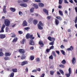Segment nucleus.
Here are the masks:
<instances>
[{
    "label": "nucleus",
    "instance_id": "nucleus-50",
    "mask_svg": "<svg viewBox=\"0 0 77 77\" xmlns=\"http://www.w3.org/2000/svg\"><path fill=\"white\" fill-rule=\"evenodd\" d=\"M30 12L31 13L33 12V8H32L30 10Z\"/></svg>",
    "mask_w": 77,
    "mask_h": 77
},
{
    "label": "nucleus",
    "instance_id": "nucleus-41",
    "mask_svg": "<svg viewBox=\"0 0 77 77\" xmlns=\"http://www.w3.org/2000/svg\"><path fill=\"white\" fill-rule=\"evenodd\" d=\"M54 42L53 41L52 42L50 43L49 44L50 45H54Z\"/></svg>",
    "mask_w": 77,
    "mask_h": 77
},
{
    "label": "nucleus",
    "instance_id": "nucleus-57",
    "mask_svg": "<svg viewBox=\"0 0 77 77\" xmlns=\"http://www.w3.org/2000/svg\"><path fill=\"white\" fill-rule=\"evenodd\" d=\"M64 2L65 3H66V4H68V3H69L68 2H67V0H65L64 1Z\"/></svg>",
    "mask_w": 77,
    "mask_h": 77
},
{
    "label": "nucleus",
    "instance_id": "nucleus-44",
    "mask_svg": "<svg viewBox=\"0 0 77 77\" xmlns=\"http://www.w3.org/2000/svg\"><path fill=\"white\" fill-rule=\"evenodd\" d=\"M18 32L19 34H20V35L23 34V31H18Z\"/></svg>",
    "mask_w": 77,
    "mask_h": 77
},
{
    "label": "nucleus",
    "instance_id": "nucleus-13",
    "mask_svg": "<svg viewBox=\"0 0 77 77\" xmlns=\"http://www.w3.org/2000/svg\"><path fill=\"white\" fill-rule=\"evenodd\" d=\"M55 25H56V26H57V25H58L59 24V20L56 19L55 20Z\"/></svg>",
    "mask_w": 77,
    "mask_h": 77
},
{
    "label": "nucleus",
    "instance_id": "nucleus-42",
    "mask_svg": "<svg viewBox=\"0 0 77 77\" xmlns=\"http://www.w3.org/2000/svg\"><path fill=\"white\" fill-rule=\"evenodd\" d=\"M61 53L63 55H65V52L63 50L61 51Z\"/></svg>",
    "mask_w": 77,
    "mask_h": 77
},
{
    "label": "nucleus",
    "instance_id": "nucleus-23",
    "mask_svg": "<svg viewBox=\"0 0 77 77\" xmlns=\"http://www.w3.org/2000/svg\"><path fill=\"white\" fill-rule=\"evenodd\" d=\"M35 59V56H30V60H33Z\"/></svg>",
    "mask_w": 77,
    "mask_h": 77
},
{
    "label": "nucleus",
    "instance_id": "nucleus-24",
    "mask_svg": "<svg viewBox=\"0 0 77 77\" xmlns=\"http://www.w3.org/2000/svg\"><path fill=\"white\" fill-rule=\"evenodd\" d=\"M12 71L13 72H17V69H12Z\"/></svg>",
    "mask_w": 77,
    "mask_h": 77
},
{
    "label": "nucleus",
    "instance_id": "nucleus-63",
    "mask_svg": "<svg viewBox=\"0 0 77 77\" xmlns=\"http://www.w3.org/2000/svg\"><path fill=\"white\" fill-rule=\"evenodd\" d=\"M23 2H28L29 0H22Z\"/></svg>",
    "mask_w": 77,
    "mask_h": 77
},
{
    "label": "nucleus",
    "instance_id": "nucleus-43",
    "mask_svg": "<svg viewBox=\"0 0 77 77\" xmlns=\"http://www.w3.org/2000/svg\"><path fill=\"white\" fill-rule=\"evenodd\" d=\"M49 59H53V55H51L49 57Z\"/></svg>",
    "mask_w": 77,
    "mask_h": 77
},
{
    "label": "nucleus",
    "instance_id": "nucleus-14",
    "mask_svg": "<svg viewBox=\"0 0 77 77\" xmlns=\"http://www.w3.org/2000/svg\"><path fill=\"white\" fill-rule=\"evenodd\" d=\"M6 7L5 6H4L3 7V12L4 14H6L7 13V11H6Z\"/></svg>",
    "mask_w": 77,
    "mask_h": 77
},
{
    "label": "nucleus",
    "instance_id": "nucleus-28",
    "mask_svg": "<svg viewBox=\"0 0 77 77\" xmlns=\"http://www.w3.org/2000/svg\"><path fill=\"white\" fill-rule=\"evenodd\" d=\"M28 22L30 23H32V22H33V18H30L28 20Z\"/></svg>",
    "mask_w": 77,
    "mask_h": 77
},
{
    "label": "nucleus",
    "instance_id": "nucleus-46",
    "mask_svg": "<svg viewBox=\"0 0 77 77\" xmlns=\"http://www.w3.org/2000/svg\"><path fill=\"white\" fill-rule=\"evenodd\" d=\"M74 22L75 23H77V16H76L75 18V19L74 20Z\"/></svg>",
    "mask_w": 77,
    "mask_h": 77
},
{
    "label": "nucleus",
    "instance_id": "nucleus-64",
    "mask_svg": "<svg viewBox=\"0 0 77 77\" xmlns=\"http://www.w3.org/2000/svg\"><path fill=\"white\" fill-rule=\"evenodd\" d=\"M75 11L76 12H77V7H76L75 8Z\"/></svg>",
    "mask_w": 77,
    "mask_h": 77
},
{
    "label": "nucleus",
    "instance_id": "nucleus-26",
    "mask_svg": "<svg viewBox=\"0 0 77 77\" xmlns=\"http://www.w3.org/2000/svg\"><path fill=\"white\" fill-rule=\"evenodd\" d=\"M66 62V61L65 60H63L61 62V63H62L63 65H65Z\"/></svg>",
    "mask_w": 77,
    "mask_h": 77
},
{
    "label": "nucleus",
    "instance_id": "nucleus-6",
    "mask_svg": "<svg viewBox=\"0 0 77 77\" xmlns=\"http://www.w3.org/2000/svg\"><path fill=\"white\" fill-rule=\"evenodd\" d=\"M23 26H27V22L26 20H24L22 23Z\"/></svg>",
    "mask_w": 77,
    "mask_h": 77
},
{
    "label": "nucleus",
    "instance_id": "nucleus-5",
    "mask_svg": "<svg viewBox=\"0 0 77 77\" xmlns=\"http://www.w3.org/2000/svg\"><path fill=\"white\" fill-rule=\"evenodd\" d=\"M19 52L20 53H21V54H24L25 53V51L23 49H20L19 50Z\"/></svg>",
    "mask_w": 77,
    "mask_h": 77
},
{
    "label": "nucleus",
    "instance_id": "nucleus-61",
    "mask_svg": "<svg viewBox=\"0 0 77 77\" xmlns=\"http://www.w3.org/2000/svg\"><path fill=\"white\" fill-rule=\"evenodd\" d=\"M45 76V74L43 73L42 74L40 77H44V76Z\"/></svg>",
    "mask_w": 77,
    "mask_h": 77
},
{
    "label": "nucleus",
    "instance_id": "nucleus-55",
    "mask_svg": "<svg viewBox=\"0 0 77 77\" xmlns=\"http://www.w3.org/2000/svg\"><path fill=\"white\" fill-rule=\"evenodd\" d=\"M24 29L27 30H29V29H30V28H29V27H26L24 28Z\"/></svg>",
    "mask_w": 77,
    "mask_h": 77
},
{
    "label": "nucleus",
    "instance_id": "nucleus-54",
    "mask_svg": "<svg viewBox=\"0 0 77 77\" xmlns=\"http://www.w3.org/2000/svg\"><path fill=\"white\" fill-rule=\"evenodd\" d=\"M50 50H50V49H46V51L47 53H49V52H50Z\"/></svg>",
    "mask_w": 77,
    "mask_h": 77
},
{
    "label": "nucleus",
    "instance_id": "nucleus-19",
    "mask_svg": "<svg viewBox=\"0 0 77 77\" xmlns=\"http://www.w3.org/2000/svg\"><path fill=\"white\" fill-rule=\"evenodd\" d=\"M38 6L40 8H42V7H44V5L43 3L40 2L38 3Z\"/></svg>",
    "mask_w": 77,
    "mask_h": 77
},
{
    "label": "nucleus",
    "instance_id": "nucleus-7",
    "mask_svg": "<svg viewBox=\"0 0 77 77\" xmlns=\"http://www.w3.org/2000/svg\"><path fill=\"white\" fill-rule=\"evenodd\" d=\"M26 64H28V62L27 61H24L22 63L21 65L22 66H23V65H26Z\"/></svg>",
    "mask_w": 77,
    "mask_h": 77
},
{
    "label": "nucleus",
    "instance_id": "nucleus-29",
    "mask_svg": "<svg viewBox=\"0 0 77 77\" xmlns=\"http://www.w3.org/2000/svg\"><path fill=\"white\" fill-rule=\"evenodd\" d=\"M55 72L53 71V70H51L50 71V74L51 75H53L54 74Z\"/></svg>",
    "mask_w": 77,
    "mask_h": 77
},
{
    "label": "nucleus",
    "instance_id": "nucleus-49",
    "mask_svg": "<svg viewBox=\"0 0 77 77\" xmlns=\"http://www.w3.org/2000/svg\"><path fill=\"white\" fill-rule=\"evenodd\" d=\"M5 30H6V32H8L9 31V28L8 27H6Z\"/></svg>",
    "mask_w": 77,
    "mask_h": 77
},
{
    "label": "nucleus",
    "instance_id": "nucleus-56",
    "mask_svg": "<svg viewBox=\"0 0 77 77\" xmlns=\"http://www.w3.org/2000/svg\"><path fill=\"white\" fill-rule=\"evenodd\" d=\"M56 51V53L58 55H59V54L60 53V52L59 51Z\"/></svg>",
    "mask_w": 77,
    "mask_h": 77
},
{
    "label": "nucleus",
    "instance_id": "nucleus-8",
    "mask_svg": "<svg viewBox=\"0 0 77 77\" xmlns=\"http://www.w3.org/2000/svg\"><path fill=\"white\" fill-rule=\"evenodd\" d=\"M6 38V35H5V34H0V38L1 39H4V38Z\"/></svg>",
    "mask_w": 77,
    "mask_h": 77
},
{
    "label": "nucleus",
    "instance_id": "nucleus-47",
    "mask_svg": "<svg viewBox=\"0 0 77 77\" xmlns=\"http://www.w3.org/2000/svg\"><path fill=\"white\" fill-rule=\"evenodd\" d=\"M4 55L3 53L2 52H0V56H3Z\"/></svg>",
    "mask_w": 77,
    "mask_h": 77
},
{
    "label": "nucleus",
    "instance_id": "nucleus-36",
    "mask_svg": "<svg viewBox=\"0 0 77 77\" xmlns=\"http://www.w3.org/2000/svg\"><path fill=\"white\" fill-rule=\"evenodd\" d=\"M59 66H60L61 68H65V66L62 64L59 65Z\"/></svg>",
    "mask_w": 77,
    "mask_h": 77
},
{
    "label": "nucleus",
    "instance_id": "nucleus-3",
    "mask_svg": "<svg viewBox=\"0 0 77 77\" xmlns=\"http://www.w3.org/2000/svg\"><path fill=\"white\" fill-rule=\"evenodd\" d=\"M69 73H66L65 74V75L67 77H70V74H71V68H69Z\"/></svg>",
    "mask_w": 77,
    "mask_h": 77
},
{
    "label": "nucleus",
    "instance_id": "nucleus-22",
    "mask_svg": "<svg viewBox=\"0 0 77 77\" xmlns=\"http://www.w3.org/2000/svg\"><path fill=\"white\" fill-rule=\"evenodd\" d=\"M52 53L53 56H54V57H56V53H55V52L54 51H52Z\"/></svg>",
    "mask_w": 77,
    "mask_h": 77
},
{
    "label": "nucleus",
    "instance_id": "nucleus-37",
    "mask_svg": "<svg viewBox=\"0 0 77 77\" xmlns=\"http://www.w3.org/2000/svg\"><path fill=\"white\" fill-rule=\"evenodd\" d=\"M5 27H6V25H5L4 24L2 25V26L1 27V29H4L5 28Z\"/></svg>",
    "mask_w": 77,
    "mask_h": 77
},
{
    "label": "nucleus",
    "instance_id": "nucleus-33",
    "mask_svg": "<svg viewBox=\"0 0 77 77\" xmlns=\"http://www.w3.org/2000/svg\"><path fill=\"white\" fill-rule=\"evenodd\" d=\"M26 37L27 39H29L30 38V35L29 34H26Z\"/></svg>",
    "mask_w": 77,
    "mask_h": 77
},
{
    "label": "nucleus",
    "instance_id": "nucleus-1",
    "mask_svg": "<svg viewBox=\"0 0 77 77\" xmlns=\"http://www.w3.org/2000/svg\"><path fill=\"white\" fill-rule=\"evenodd\" d=\"M10 23L11 21L9 20L8 19H5L4 20V23L6 26H9Z\"/></svg>",
    "mask_w": 77,
    "mask_h": 77
},
{
    "label": "nucleus",
    "instance_id": "nucleus-60",
    "mask_svg": "<svg viewBox=\"0 0 77 77\" xmlns=\"http://www.w3.org/2000/svg\"><path fill=\"white\" fill-rule=\"evenodd\" d=\"M35 2H41V0H35Z\"/></svg>",
    "mask_w": 77,
    "mask_h": 77
},
{
    "label": "nucleus",
    "instance_id": "nucleus-2",
    "mask_svg": "<svg viewBox=\"0 0 77 77\" xmlns=\"http://www.w3.org/2000/svg\"><path fill=\"white\" fill-rule=\"evenodd\" d=\"M39 24H38V27L39 29H40V30H42V29H43V28L41 27V26H44V24L42 23L41 21H40L39 22Z\"/></svg>",
    "mask_w": 77,
    "mask_h": 77
},
{
    "label": "nucleus",
    "instance_id": "nucleus-31",
    "mask_svg": "<svg viewBox=\"0 0 77 77\" xmlns=\"http://www.w3.org/2000/svg\"><path fill=\"white\" fill-rule=\"evenodd\" d=\"M37 23H38V21H37L36 20H33V24H34L35 25L37 24Z\"/></svg>",
    "mask_w": 77,
    "mask_h": 77
},
{
    "label": "nucleus",
    "instance_id": "nucleus-15",
    "mask_svg": "<svg viewBox=\"0 0 77 77\" xmlns=\"http://www.w3.org/2000/svg\"><path fill=\"white\" fill-rule=\"evenodd\" d=\"M29 44L30 45H33L35 44L34 43V42L32 40H30L29 42Z\"/></svg>",
    "mask_w": 77,
    "mask_h": 77
},
{
    "label": "nucleus",
    "instance_id": "nucleus-53",
    "mask_svg": "<svg viewBox=\"0 0 77 77\" xmlns=\"http://www.w3.org/2000/svg\"><path fill=\"white\" fill-rule=\"evenodd\" d=\"M19 14L21 16L23 15V13H22L21 11H20L19 12Z\"/></svg>",
    "mask_w": 77,
    "mask_h": 77
},
{
    "label": "nucleus",
    "instance_id": "nucleus-12",
    "mask_svg": "<svg viewBox=\"0 0 77 77\" xmlns=\"http://www.w3.org/2000/svg\"><path fill=\"white\" fill-rule=\"evenodd\" d=\"M26 56L24 54H22L21 57V59L22 60H23V59H26Z\"/></svg>",
    "mask_w": 77,
    "mask_h": 77
},
{
    "label": "nucleus",
    "instance_id": "nucleus-25",
    "mask_svg": "<svg viewBox=\"0 0 77 77\" xmlns=\"http://www.w3.org/2000/svg\"><path fill=\"white\" fill-rule=\"evenodd\" d=\"M33 6L35 9H37L38 8V5L36 4H33Z\"/></svg>",
    "mask_w": 77,
    "mask_h": 77
},
{
    "label": "nucleus",
    "instance_id": "nucleus-11",
    "mask_svg": "<svg viewBox=\"0 0 77 77\" xmlns=\"http://www.w3.org/2000/svg\"><path fill=\"white\" fill-rule=\"evenodd\" d=\"M43 11L45 13L46 15H48V10H47L46 9L44 8L43 9Z\"/></svg>",
    "mask_w": 77,
    "mask_h": 77
},
{
    "label": "nucleus",
    "instance_id": "nucleus-52",
    "mask_svg": "<svg viewBox=\"0 0 77 77\" xmlns=\"http://www.w3.org/2000/svg\"><path fill=\"white\" fill-rule=\"evenodd\" d=\"M1 30L0 31V32L3 33V32H4V29L1 28Z\"/></svg>",
    "mask_w": 77,
    "mask_h": 77
},
{
    "label": "nucleus",
    "instance_id": "nucleus-30",
    "mask_svg": "<svg viewBox=\"0 0 77 77\" xmlns=\"http://www.w3.org/2000/svg\"><path fill=\"white\" fill-rule=\"evenodd\" d=\"M59 12L61 16H63V12L62 11H59Z\"/></svg>",
    "mask_w": 77,
    "mask_h": 77
},
{
    "label": "nucleus",
    "instance_id": "nucleus-20",
    "mask_svg": "<svg viewBox=\"0 0 77 77\" xmlns=\"http://www.w3.org/2000/svg\"><path fill=\"white\" fill-rule=\"evenodd\" d=\"M56 18H57V20H59V21H61L62 20V19L60 16H57L56 17Z\"/></svg>",
    "mask_w": 77,
    "mask_h": 77
},
{
    "label": "nucleus",
    "instance_id": "nucleus-39",
    "mask_svg": "<svg viewBox=\"0 0 77 77\" xmlns=\"http://www.w3.org/2000/svg\"><path fill=\"white\" fill-rule=\"evenodd\" d=\"M59 3L60 5H61L62 3V2H63V0H59Z\"/></svg>",
    "mask_w": 77,
    "mask_h": 77
},
{
    "label": "nucleus",
    "instance_id": "nucleus-59",
    "mask_svg": "<svg viewBox=\"0 0 77 77\" xmlns=\"http://www.w3.org/2000/svg\"><path fill=\"white\" fill-rule=\"evenodd\" d=\"M60 48H65V47L64 46H63V45H61L60 47Z\"/></svg>",
    "mask_w": 77,
    "mask_h": 77
},
{
    "label": "nucleus",
    "instance_id": "nucleus-45",
    "mask_svg": "<svg viewBox=\"0 0 77 77\" xmlns=\"http://www.w3.org/2000/svg\"><path fill=\"white\" fill-rule=\"evenodd\" d=\"M54 46L52 45V46H51L50 48V50H53V49H54Z\"/></svg>",
    "mask_w": 77,
    "mask_h": 77
},
{
    "label": "nucleus",
    "instance_id": "nucleus-35",
    "mask_svg": "<svg viewBox=\"0 0 77 77\" xmlns=\"http://www.w3.org/2000/svg\"><path fill=\"white\" fill-rule=\"evenodd\" d=\"M60 72L62 74V75H64V72H63V70L60 69L59 70Z\"/></svg>",
    "mask_w": 77,
    "mask_h": 77
},
{
    "label": "nucleus",
    "instance_id": "nucleus-17",
    "mask_svg": "<svg viewBox=\"0 0 77 77\" xmlns=\"http://www.w3.org/2000/svg\"><path fill=\"white\" fill-rule=\"evenodd\" d=\"M11 55V53L8 52H5V56H10Z\"/></svg>",
    "mask_w": 77,
    "mask_h": 77
},
{
    "label": "nucleus",
    "instance_id": "nucleus-40",
    "mask_svg": "<svg viewBox=\"0 0 77 77\" xmlns=\"http://www.w3.org/2000/svg\"><path fill=\"white\" fill-rule=\"evenodd\" d=\"M14 73L12 72L11 74L10 77H14Z\"/></svg>",
    "mask_w": 77,
    "mask_h": 77
},
{
    "label": "nucleus",
    "instance_id": "nucleus-51",
    "mask_svg": "<svg viewBox=\"0 0 77 77\" xmlns=\"http://www.w3.org/2000/svg\"><path fill=\"white\" fill-rule=\"evenodd\" d=\"M48 40H49V41H51V37L50 36H49L48 38Z\"/></svg>",
    "mask_w": 77,
    "mask_h": 77
},
{
    "label": "nucleus",
    "instance_id": "nucleus-38",
    "mask_svg": "<svg viewBox=\"0 0 77 77\" xmlns=\"http://www.w3.org/2000/svg\"><path fill=\"white\" fill-rule=\"evenodd\" d=\"M35 60L36 62H39L40 61V59L39 57H38L36 58Z\"/></svg>",
    "mask_w": 77,
    "mask_h": 77
},
{
    "label": "nucleus",
    "instance_id": "nucleus-34",
    "mask_svg": "<svg viewBox=\"0 0 77 77\" xmlns=\"http://www.w3.org/2000/svg\"><path fill=\"white\" fill-rule=\"evenodd\" d=\"M4 58L5 60H9V58L8 57H4Z\"/></svg>",
    "mask_w": 77,
    "mask_h": 77
},
{
    "label": "nucleus",
    "instance_id": "nucleus-4",
    "mask_svg": "<svg viewBox=\"0 0 77 77\" xmlns=\"http://www.w3.org/2000/svg\"><path fill=\"white\" fill-rule=\"evenodd\" d=\"M38 44L40 45L41 47H44V42L41 41H40L39 42Z\"/></svg>",
    "mask_w": 77,
    "mask_h": 77
},
{
    "label": "nucleus",
    "instance_id": "nucleus-9",
    "mask_svg": "<svg viewBox=\"0 0 77 77\" xmlns=\"http://www.w3.org/2000/svg\"><path fill=\"white\" fill-rule=\"evenodd\" d=\"M20 6H22V7H26L27 6V4L25 3H21L20 5Z\"/></svg>",
    "mask_w": 77,
    "mask_h": 77
},
{
    "label": "nucleus",
    "instance_id": "nucleus-16",
    "mask_svg": "<svg viewBox=\"0 0 77 77\" xmlns=\"http://www.w3.org/2000/svg\"><path fill=\"white\" fill-rule=\"evenodd\" d=\"M76 61L75 60V57H73L72 58V62L73 65H74Z\"/></svg>",
    "mask_w": 77,
    "mask_h": 77
},
{
    "label": "nucleus",
    "instance_id": "nucleus-62",
    "mask_svg": "<svg viewBox=\"0 0 77 77\" xmlns=\"http://www.w3.org/2000/svg\"><path fill=\"white\" fill-rule=\"evenodd\" d=\"M36 69L38 71H41V69L40 68Z\"/></svg>",
    "mask_w": 77,
    "mask_h": 77
},
{
    "label": "nucleus",
    "instance_id": "nucleus-58",
    "mask_svg": "<svg viewBox=\"0 0 77 77\" xmlns=\"http://www.w3.org/2000/svg\"><path fill=\"white\" fill-rule=\"evenodd\" d=\"M47 18L48 20H50L51 17V16H48L47 17Z\"/></svg>",
    "mask_w": 77,
    "mask_h": 77
},
{
    "label": "nucleus",
    "instance_id": "nucleus-48",
    "mask_svg": "<svg viewBox=\"0 0 77 77\" xmlns=\"http://www.w3.org/2000/svg\"><path fill=\"white\" fill-rule=\"evenodd\" d=\"M56 40V39L55 38H51V41H54Z\"/></svg>",
    "mask_w": 77,
    "mask_h": 77
},
{
    "label": "nucleus",
    "instance_id": "nucleus-21",
    "mask_svg": "<svg viewBox=\"0 0 77 77\" xmlns=\"http://www.w3.org/2000/svg\"><path fill=\"white\" fill-rule=\"evenodd\" d=\"M18 39V38L17 37H16L14 38L13 40L12 41L13 42H16L17 41V40Z\"/></svg>",
    "mask_w": 77,
    "mask_h": 77
},
{
    "label": "nucleus",
    "instance_id": "nucleus-18",
    "mask_svg": "<svg viewBox=\"0 0 77 77\" xmlns=\"http://www.w3.org/2000/svg\"><path fill=\"white\" fill-rule=\"evenodd\" d=\"M10 9L11 12H15V11H16V9L15 8H10Z\"/></svg>",
    "mask_w": 77,
    "mask_h": 77
},
{
    "label": "nucleus",
    "instance_id": "nucleus-27",
    "mask_svg": "<svg viewBox=\"0 0 77 77\" xmlns=\"http://www.w3.org/2000/svg\"><path fill=\"white\" fill-rule=\"evenodd\" d=\"M11 34L12 35L11 36V38H15L16 37V34H15L14 33H11Z\"/></svg>",
    "mask_w": 77,
    "mask_h": 77
},
{
    "label": "nucleus",
    "instance_id": "nucleus-10",
    "mask_svg": "<svg viewBox=\"0 0 77 77\" xmlns=\"http://www.w3.org/2000/svg\"><path fill=\"white\" fill-rule=\"evenodd\" d=\"M74 49V47L73 46H71L69 48L67 49V51H72Z\"/></svg>",
    "mask_w": 77,
    "mask_h": 77
},
{
    "label": "nucleus",
    "instance_id": "nucleus-32",
    "mask_svg": "<svg viewBox=\"0 0 77 77\" xmlns=\"http://www.w3.org/2000/svg\"><path fill=\"white\" fill-rule=\"evenodd\" d=\"M25 42H26V39H23L22 41L21 42V44H24V43Z\"/></svg>",
    "mask_w": 77,
    "mask_h": 77
}]
</instances>
